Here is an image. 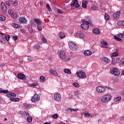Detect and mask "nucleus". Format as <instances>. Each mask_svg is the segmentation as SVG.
Returning <instances> with one entry per match:
<instances>
[{
	"mask_svg": "<svg viewBox=\"0 0 124 124\" xmlns=\"http://www.w3.org/2000/svg\"><path fill=\"white\" fill-rule=\"evenodd\" d=\"M111 99L112 96L110 94H106L102 97L101 100V102H103V103H107V102L111 101Z\"/></svg>",
	"mask_w": 124,
	"mask_h": 124,
	"instance_id": "1",
	"label": "nucleus"
},
{
	"mask_svg": "<svg viewBox=\"0 0 124 124\" xmlns=\"http://www.w3.org/2000/svg\"><path fill=\"white\" fill-rule=\"evenodd\" d=\"M68 45L70 49L72 51H77V49H78L77 45L72 42H70Z\"/></svg>",
	"mask_w": 124,
	"mask_h": 124,
	"instance_id": "2",
	"label": "nucleus"
},
{
	"mask_svg": "<svg viewBox=\"0 0 124 124\" xmlns=\"http://www.w3.org/2000/svg\"><path fill=\"white\" fill-rule=\"evenodd\" d=\"M110 71L111 73H112L113 75H115L116 76H119V75L121 74L120 70H119V69H118L117 68H112L110 70Z\"/></svg>",
	"mask_w": 124,
	"mask_h": 124,
	"instance_id": "3",
	"label": "nucleus"
},
{
	"mask_svg": "<svg viewBox=\"0 0 124 124\" xmlns=\"http://www.w3.org/2000/svg\"><path fill=\"white\" fill-rule=\"evenodd\" d=\"M96 91L99 93H103L106 92V88L104 86H97L96 89Z\"/></svg>",
	"mask_w": 124,
	"mask_h": 124,
	"instance_id": "4",
	"label": "nucleus"
},
{
	"mask_svg": "<svg viewBox=\"0 0 124 124\" xmlns=\"http://www.w3.org/2000/svg\"><path fill=\"white\" fill-rule=\"evenodd\" d=\"M76 75L78 78H81L82 79H84V78H86L87 77L86 76V73L81 71H79V72H77Z\"/></svg>",
	"mask_w": 124,
	"mask_h": 124,
	"instance_id": "5",
	"label": "nucleus"
},
{
	"mask_svg": "<svg viewBox=\"0 0 124 124\" xmlns=\"http://www.w3.org/2000/svg\"><path fill=\"white\" fill-rule=\"evenodd\" d=\"M58 55L61 59H62V60H64L66 58V54H65V53L64 51L62 50H59L58 52Z\"/></svg>",
	"mask_w": 124,
	"mask_h": 124,
	"instance_id": "6",
	"label": "nucleus"
},
{
	"mask_svg": "<svg viewBox=\"0 0 124 124\" xmlns=\"http://www.w3.org/2000/svg\"><path fill=\"white\" fill-rule=\"evenodd\" d=\"M80 27L82 30H89L90 26H89V22L85 21L83 24H81Z\"/></svg>",
	"mask_w": 124,
	"mask_h": 124,
	"instance_id": "7",
	"label": "nucleus"
},
{
	"mask_svg": "<svg viewBox=\"0 0 124 124\" xmlns=\"http://www.w3.org/2000/svg\"><path fill=\"white\" fill-rule=\"evenodd\" d=\"M8 14L12 17V18H13L14 19H16L17 16V14L14 13L13 10L12 9L8 10Z\"/></svg>",
	"mask_w": 124,
	"mask_h": 124,
	"instance_id": "8",
	"label": "nucleus"
},
{
	"mask_svg": "<svg viewBox=\"0 0 124 124\" xmlns=\"http://www.w3.org/2000/svg\"><path fill=\"white\" fill-rule=\"evenodd\" d=\"M39 99H40V96L39 94H35L31 98V100L32 102H36V101H38Z\"/></svg>",
	"mask_w": 124,
	"mask_h": 124,
	"instance_id": "9",
	"label": "nucleus"
},
{
	"mask_svg": "<svg viewBox=\"0 0 124 124\" xmlns=\"http://www.w3.org/2000/svg\"><path fill=\"white\" fill-rule=\"evenodd\" d=\"M121 14V11H117L112 15V17L113 19H115V20H118L120 19V15Z\"/></svg>",
	"mask_w": 124,
	"mask_h": 124,
	"instance_id": "10",
	"label": "nucleus"
},
{
	"mask_svg": "<svg viewBox=\"0 0 124 124\" xmlns=\"http://www.w3.org/2000/svg\"><path fill=\"white\" fill-rule=\"evenodd\" d=\"M71 6L73 7L75 6L77 8L80 7V5L78 3V0H74L71 4Z\"/></svg>",
	"mask_w": 124,
	"mask_h": 124,
	"instance_id": "11",
	"label": "nucleus"
},
{
	"mask_svg": "<svg viewBox=\"0 0 124 124\" xmlns=\"http://www.w3.org/2000/svg\"><path fill=\"white\" fill-rule=\"evenodd\" d=\"M18 21L20 24H27L28 22V20L26 18V17L24 16H21L19 18Z\"/></svg>",
	"mask_w": 124,
	"mask_h": 124,
	"instance_id": "12",
	"label": "nucleus"
},
{
	"mask_svg": "<svg viewBox=\"0 0 124 124\" xmlns=\"http://www.w3.org/2000/svg\"><path fill=\"white\" fill-rule=\"evenodd\" d=\"M54 97L56 101H60L61 98H62V96L61 95V94L59 93H55L54 94Z\"/></svg>",
	"mask_w": 124,
	"mask_h": 124,
	"instance_id": "13",
	"label": "nucleus"
},
{
	"mask_svg": "<svg viewBox=\"0 0 124 124\" xmlns=\"http://www.w3.org/2000/svg\"><path fill=\"white\" fill-rule=\"evenodd\" d=\"M1 7L3 12H4V13H7V7L4 2L1 3Z\"/></svg>",
	"mask_w": 124,
	"mask_h": 124,
	"instance_id": "14",
	"label": "nucleus"
},
{
	"mask_svg": "<svg viewBox=\"0 0 124 124\" xmlns=\"http://www.w3.org/2000/svg\"><path fill=\"white\" fill-rule=\"evenodd\" d=\"M119 62H120V58H114L111 61V64L115 65V64H117V63H119Z\"/></svg>",
	"mask_w": 124,
	"mask_h": 124,
	"instance_id": "15",
	"label": "nucleus"
},
{
	"mask_svg": "<svg viewBox=\"0 0 124 124\" xmlns=\"http://www.w3.org/2000/svg\"><path fill=\"white\" fill-rule=\"evenodd\" d=\"M6 95L8 97H10V98H14L16 96V94L15 93H13L12 92H9L8 91V93H6Z\"/></svg>",
	"mask_w": 124,
	"mask_h": 124,
	"instance_id": "16",
	"label": "nucleus"
},
{
	"mask_svg": "<svg viewBox=\"0 0 124 124\" xmlns=\"http://www.w3.org/2000/svg\"><path fill=\"white\" fill-rule=\"evenodd\" d=\"M101 61L107 63H109L110 62V60L108 59L107 57H103L101 58Z\"/></svg>",
	"mask_w": 124,
	"mask_h": 124,
	"instance_id": "17",
	"label": "nucleus"
},
{
	"mask_svg": "<svg viewBox=\"0 0 124 124\" xmlns=\"http://www.w3.org/2000/svg\"><path fill=\"white\" fill-rule=\"evenodd\" d=\"M17 78L21 80H24V79H26V75L23 74H17Z\"/></svg>",
	"mask_w": 124,
	"mask_h": 124,
	"instance_id": "18",
	"label": "nucleus"
},
{
	"mask_svg": "<svg viewBox=\"0 0 124 124\" xmlns=\"http://www.w3.org/2000/svg\"><path fill=\"white\" fill-rule=\"evenodd\" d=\"M93 32L94 34H99L100 33V30L97 28H95L93 30Z\"/></svg>",
	"mask_w": 124,
	"mask_h": 124,
	"instance_id": "19",
	"label": "nucleus"
},
{
	"mask_svg": "<svg viewBox=\"0 0 124 124\" xmlns=\"http://www.w3.org/2000/svg\"><path fill=\"white\" fill-rule=\"evenodd\" d=\"M84 55H85V56H92V55L93 54V52H92V51L88 50L84 51Z\"/></svg>",
	"mask_w": 124,
	"mask_h": 124,
	"instance_id": "20",
	"label": "nucleus"
},
{
	"mask_svg": "<svg viewBox=\"0 0 124 124\" xmlns=\"http://www.w3.org/2000/svg\"><path fill=\"white\" fill-rule=\"evenodd\" d=\"M20 114L24 117H28V116H30V113H29L28 112L20 111Z\"/></svg>",
	"mask_w": 124,
	"mask_h": 124,
	"instance_id": "21",
	"label": "nucleus"
},
{
	"mask_svg": "<svg viewBox=\"0 0 124 124\" xmlns=\"http://www.w3.org/2000/svg\"><path fill=\"white\" fill-rule=\"evenodd\" d=\"M35 23H36V25H40L42 24V21L40 20V19L38 18H35L34 19Z\"/></svg>",
	"mask_w": 124,
	"mask_h": 124,
	"instance_id": "22",
	"label": "nucleus"
},
{
	"mask_svg": "<svg viewBox=\"0 0 124 124\" xmlns=\"http://www.w3.org/2000/svg\"><path fill=\"white\" fill-rule=\"evenodd\" d=\"M49 72L50 73L52 74V75H54V76H58V73L57 72V71H54L53 69L50 70Z\"/></svg>",
	"mask_w": 124,
	"mask_h": 124,
	"instance_id": "23",
	"label": "nucleus"
},
{
	"mask_svg": "<svg viewBox=\"0 0 124 124\" xmlns=\"http://www.w3.org/2000/svg\"><path fill=\"white\" fill-rule=\"evenodd\" d=\"M23 107L24 109H29V108H31V106L29 104H23Z\"/></svg>",
	"mask_w": 124,
	"mask_h": 124,
	"instance_id": "24",
	"label": "nucleus"
},
{
	"mask_svg": "<svg viewBox=\"0 0 124 124\" xmlns=\"http://www.w3.org/2000/svg\"><path fill=\"white\" fill-rule=\"evenodd\" d=\"M59 36L60 38H61V39H63V38H64V37H65V35H64L63 32H60L59 34Z\"/></svg>",
	"mask_w": 124,
	"mask_h": 124,
	"instance_id": "25",
	"label": "nucleus"
},
{
	"mask_svg": "<svg viewBox=\"0 0 124 124\" xmlns=\"http://www.w3.org/2000/svg\"><path fill=\"white\" fill-rule=\"evenodd\" d=\"M45 77L42 76L40 77V82H41V83H44L45 82Z\"/></svg>",
	"mask_w": 124,
	"mask_h": 124,
	"instance_id": "26",
	"label": "nucleus"
},
{
	"mask_svg": "<svg viewBox=\"0 0 124 124\" xmlns=\"http://www.w3.org/2000/svg\"><path fill=\"white\" fill-rule=\"evenodd\" d=\"M104 18L106 21H109L110 19V16H109V15L108 14L106 13L104 15Z\"/></svg>",
	"mask_w": 124,
	"mask_h": 124,
	"instance_id": "27",
	"label": "nucleus"
},
{
	"mask_svg": "<svg viewBox=\"0 0 124 124\" xmlns=\"http://www.w3.org/2000/svg\"><path fill=\"white\" fill-rule=\"evenodd\" d=\"M79 37L80 38H85V34L82 31L79 32Z\"/></svg>",
	"mask_w": 124,
	"mask_h": 124,
	"instance_id": "28",
	"label": "nucleus"
},
{
	"mask_svg": "<svg viewBox=\"0 0 124 124\" xmlns=\"http://www.w3.org/2000/svg\"><path fill=\"white\" fill-rule=\"evenodd\" d=\"M87 3H88V1H83L82 4V7L83 8H87Z\"/></svg>",
	"mask_w": 124,
	"mask_h": 124,
	"instance_id": "29",
	"label": "nucleus"
},
{
	"mask_svg": "<svg viewBox=\"0 0 124 124\" xmlns=\"http://www.w3.org/2000/svg\"><path fill=\"white\" fill-rule=\"evenodd\" d=\"M8 93V90H4L0 88V93Z\"/></svg>",
	"mask_w": 124,
	"mask_h": 124,
	"instance_id": "30",
	"label": "nucleus"
},
{
	"mask_svg": "<svg viewBox=\"0 0 124 124\" xmlns=\"http://www.w3.org/2000/svg\"><path fill=\"white\" fill-rule=\"evenodd\" d=\"M10 100L11 101H15V102H18L20 100V98H10Z\"/></svg>",
	"mask_w": 124,
	"mask_h": 124,
	"instance_id": "31",
	"label": "nucleus"
},
{
	"mask_svg": "<svg viewBox=\"0 0 124 124\" xmlns=\"http://www.w3.org/2000/svg\"><path fill=\"white\" fill-rule=\"evenodd\" d=\"M0 42H1V43H6V41L4 40V39L3 38V37L2 35H0Z\"/></svg>",
	"mask_w": 124,
	"mask_h": 124,
	"instance_id": "32",
	"label": "nucleus"
},
{
	"mask_svg": "<svg viewBox=\"0 0 124 124\" xmlns=\"http://www.w3.org/2000/svg\"><path fill=\"white\" fill-rule=\"evenodd\" d=\"M12 26L13 27V28H15L16 29H19V28H20V25L16 23L12 24Z\"/></svg>",
	"mask_w": 124,
	"mask_h": 124,
	"instance_id": "33",
	"label": "nucleus"
},
{
	"mask_svg": "<svg viewBox=\"0 0 124 124\" xmlns=\"http://www.w3.org/2000/svg\"><path fill=\"white\" fill-rule=\"evenodd\" d=\"M64 73H67L68 74H71V70L69 69H64Z\"/></svg>",
	"mask_w": 124,
	"mask_h": 124,
	"instance_id": "34",
	"label": "nucleus"
},
{
	"mask_svg": "<svg viewBox=\"0 0 124 124\" xmlns=\"http://www.w3.org/2000/svg\"><path fill=\"white\" fill-rule=\"evenodd\" d=\"M34 20H31V22H30V25L31 26V27H35V26H36V25L35 24V23H34Z\"/></svg>",
	"mask_w": 124,
	"mask_h": 124,
	"instance_id": "35",
	"label": "nucleus"
},
{
	"mask_svg": "<svg viewBox=\"0 0 124 124\" xmlns=\"http://www.w3.org/2000/svg\"><path fill=\"white\" fill-rule=\"evenodd\" d=\"M46 7L49 12L52 11V9L51 8V7H50V5H49V4H46Z\"/></svg>",
	"mask_w": 124,
	"mask_h": 124,
	"instance_id": "36",
	"label": "nucleus"
},
{
	"mask_svg": "<svg viewBox=\"0 0 124 124\" xmlns=\"http://www.w3.org/2000/svg\"><path fill=\"white\" fill-rule=\"evenodd\" d=\"M117 24L118 26H124V21H119L117 23Z\"/></svg>",
	"mask_w": 124,
	"mask_h": 124,
	"instance_id": "37",
	"label": "nucleus"
},
{
	"mask_svg": "<svg viewBox=\"0 0 124 124\" xmlns=\"http://www.w3.org/2000/svg\"><path fill=\"white\" fill-rule=\"evenodd\" d=\"M118 56H119V53L117 52H114L111 54V57H118Z\"/></svg>",
	"mask_w": 124,
	"mask_h": 124,
	"instance_id": "38",
	"label": "nucleus"
},
{
	"mask_svg": "<svg viewBox=\"0 0 124 124\" xmlns=\"http://www.w3.org/2000/svg\"><path fill=\"white\" fill-rule=\"evenodd\" d=\"M42 41L43 43H47V39H46L44 36L42 37Z\"/></svg>",
	"mask_w": 124,
	"mask_h": 124,
	"instance_id": "39",
	"label": "nucleus"
},
{
	"mask_svg": "<svg viewBox=\"0 0 124 124\" xmlns=\"http://www.w3.org/2000/svg\"><path fill=\"white\" fill-rule=\"evenodd\" d=\"M6 17L4 16H0V21H5Z\"/></svg>",
	"mask_w": 124,
	"mask_h": 124,
	"instance_id": "40",
	"label": "nucleus"
},
{
	"mask_svg": "<svg viewBox=\"0 0 124 124\" xmlns=\"http://www.w3.org/2000/svg\"><path fill=\"white\" fill-rule=\"evenodd\" d=\"M27 122H29V123H31L32 121V117H29L27 119Z\"/></svg>",
	"mask_w": 124,
	"mask_h": 124,
	"instance_id": "41",
	"label": "nucleus"
},
{
	"mask_svg": "<svg viewBox=\"0 0 124 124\" xmlns=\"http://www.w3.org/2000/svg\"><path fill=\"white\" fill-rule=\"evenodd\" d=\"M101 44H102V45H105L106 46H108L107 45H108V43L104 41V40H102L101 41Z\"/></svg>",
	"mask_w": 124,
	"mask_h": 124,
	"instance_id": "42",
	"label": "nucleus"
},
{
	"mask_svg": "<svg viewBox=\"0 0 124 124\" xmlns=\"http://www.w3.org/2000/svg\"><path fill=\"white\" fill-rule=\"evenodd\" d=\"M73 86L74 87H75L76 88H79V85L78 83L77 82H75L73 83Z\"/></svg>",
	"mask_w": 124,
	"mask_h": 124,
	"instance_id": "43",
	"label": "nucleus"
},
{
	"mask_svg": "<svg viewBox=\"0 0 124 124\" xmlns=\"http://www.w3.org/2000/svg\"><path fill=\"white\" fill-rule=\"evenodd\" d=\"M114 39H115V40H117V41H121V40H122V39L119 38L117 36H114Z\"/></svg>",
	"mask_w": 124,
	"mask_h": 124,
	"instance_id": "44",
	"label": "nucleus"
},
{
	"mask_svg": "<svg viewBox=\"0 0 124 124\" xmlns=\"http://www.w3.org/2000/svg\"><path fill=\"white\" fill-rule=\"evenodd\" d=\"M67 113H71L72 112V108H68L66 109Z\"/></svg>",
	"mask_w": 124,
	"mask_h": 124,
	"instance_id": "45",
	"label": "nucleus"
},
{
	"mask_svg": "<svg viewBox=\"0 0 124 124\" xmlns=\"http://www.w3.org/2000/svg\"><path fill=\"white\" fill-rule=\"evenodd\" d=\"M37 27L38 31H42V28H41V24H38L37 25Z\"/></svg>",
	"mask_w": 124,
	"mask_h": 124,
	"instance_id": "46",
	"label": "nucleus"
},
{
	"mask_svg": "<svg viewBox=\"0 0 124 124\" xmlns=\"http://www.w3.org/2000/svg\"><path fill=\"white\" fill-rule=\"evenodd\" d=\"M121 98H121V97H117L115 99L114 101H115L116 102H118V101H120L121 100Z\"/></svg>",
	"mask_w": 124,
	"mask_h": 124,
	"instance_id": "47",
	"label": "nucleus"
},
{
	"mask_svg": "<svg viewBox=\"0 0 124 124\" xmlns=\"http://www.w3.org/2000/svg\"><path fill=\"white\" fill-rule=\"evenodd\" d=\"M5 38L6 40H7V41H9V39L10 38V35H6V36H5Z\"/></svg>",
	"mask_w": 124,
	"mask_h": 124,
	"instance_id": "48",
	"label": "nucleus"
},
{
	"mask_svg": "<svg viewBox=\"0 0 124 124\" xmlns=\"http://www.w3.org/2000/svg\"><path fill=\"white\" fill-rule=\"evenodd\" d=\"M84 117H92L93 116L91 115V114H90V113H85L84 114Z\"/></svg>",
	"mask_w": 124,
	"mask_h": 124,
	"instance_id": "49",
	"label": "nucleus"
},
{
	"mask_svg": "<svg viewBox=\"0 0 124 124\" xmlns=\"http://www.w3.org/2000/svg\"><path fill=\"white\" fill-rule=\"evenodd\" d=\"M38 85V83H33L31 84V87H36Z\"/></svg>",
	"mask_w": 124,
	"mask_h": 124,
	"instance_id": "50",
	"label": "nucleus"
},
{
	"mask_svg": "<svg viewBox=\"0 0 124 124\" xmlns=\"http://www.w3.org/2000/svg\"><path fill=\"white\" fill-rule=\"evenodd\" d=\"M118 37H121L122 38H124V34L123 33H120L118 34Z\"/></svg>",
	"mask_w": 124,
	"mask_h": 124,
	"instance_id": "51",
	"label": "nucleus"
},
{
	"mask_svg": "<svg viewBox=\"0 0 124 124\" xmlns=\"http://www.w3.org/2000/svg\"><path fill=\"white\" fill-rule=\"evenodd\" d=\"M57 12L58 13H59V14H62V13H63V12L62 11V10L58 9L57 10Z\"/></svg>",
	"mask_w": 124,
	"mask_h": 124,
	"instance_id": "52",
	"label": "nucleus"
},
{
	"mask_svg": "<svg viewBox=\"0 0 124 124\" xmlns=\"http://www.w3.org/2000/svg\"><path fill=\"white\" fill-rule=\"evenodd\" d=\"M28 61L29 62H32V61H34V60L33 59V58H32L31 57H28Z\"/></svg>",
	"mask_w": 124,
	"mask_h": 124,
	"instance_id": "53",
	"label": "nucleus"
},
{
	"mask_svg": "<svg viewBox=\"0 0 124 124\" xmlns=\"http://www.w3.org/2000/svg\"><path fill=\"white\" fill-rule=\"evenodd\" d=\"M12 3L14 6H17L18 5V3L16 1L12 2Z\"/></svg>",
	"mask_w": 124,
	"mask_h": 124,
	"instance_id": "54",
	"label": "nucleus"
},
{
	"mask_svg": "<svg viewBox=\"0 0 124 124\" xmlns=\"http://www.w3.org/2000/svg\"><path fill=\"white\" fill-rule=\"evenodd\" d=\"M58 114H55L52 116V118L54 119H58Z\"/></svg>",
	"mask_w": 124,
	"mask_h": 124,
	"instance_id": "55",
	"label": "nucleus"
},
{
	"mask_svg": "<svg viewBox=\"0 0 124 124\" xmlns=\"http://www.w3.org/2000/svg\"><path fill=\"white\" fill-rule=\"evenodd\" d=\"M101 48H105L106 49H107V48H108V46H105L104 45H102L101 46Z\"/></svg>",
	"mask_w": 124,
	"mask_h": 124,
	"instance_id": "56",
	"label": "nucleus"
},
{
	"mask_svg": "<svg viewBox=\"0 0 124 124\" xmlns=\"http://www.w3.org/2000/svg\"><path fill=\"white\" fill-rule=\"evenodd\" d=\"M74 95H78V94H79V92H78V91H75L74 92Z\"/></svg>",
	"mask_w": 124,
	"mask_h": 124,
	"instance_id": "57",
	"label": "nucleus"
},
{
	"mask_svg": "<svg viewBox=\"0 0 124 124\" xmlns=\"http://www.w3.org/2000/svg\"><path fill=\"white\" fill-rule=\"evenodd\" d=\"M35 49H36L37 50H38V49H40V46L37 45V46H35Z\"/></svg>",
	"mask_w": 124,
	"mask_h": 124,
	"instance_id": "58",
	"label": "nucleus"
},
{
	"mask_svg": "<svg viewBox=\"0 0 124 124\" xmlns=\"http://www.w3.org/2000/svg\"><path fill=\"white\" fill-rule=\"evenodd\" d=\"M13 38H14V40L15 41H16V40H17V39H18V36H15L13 37Z\"/></svg>",
	"mask_w": 124,
	"mask_h": 124,
	"instance_id": "59",
	"label": "nucleus"
},
{
	"mask_svg": "<svg viewBox=\"0 0 124 124\" xmlns=\"http://www.w3.org/2000/svg\"><path fill=\"white\" fill-rule=\"evenodd\" d=\"M20 31H21V32H23L24 33H26V30H25V29H21Z\"/></svg>",
	"mask_w": 124,
	"mask_h": 124,
	"instance_id": "60",
	"label": "nucleus"
},
{
	"mask_svg": "<svg viewBox=\"0 0 124 124\" xmlns=\"http://www.w3.org/2000/svg\"><path fill=\"white\" fill-rule=\"evenodd\" d=\"M28 29L29 30V31H33V30L32 29V28H31V27H29Z\"/></svg>",
	"mask_w": 124,
	"mask_h": 124,
	"instance_id": "61",
	"label": "nucleus"
},
{
	"mask_svg": "<svg viewBox=\"0 0 124 124\" xmlns=\"http://www.w3.org/2000/svg\"><path fill=\"white\" fill-rule=\"evenodd\" d=\"M6 4H7V5H8V6H10V3L9 2V1H6Z\"/></svg>",
	"mask_w": 124,
	"mask_h": 124,
	"instance_id": "62",
	"label": "nucleus"
},
{
	"mask_svg": "<svg viewBox=\"0 0 124 124\" xmlns=\"http://www.w3.org/2000/svg\"><path fill=\"white\" fill-rule=\"evenodd\" d=\"M40 5H41V6H43V2L42 1H40Z\"/></svg>",
	"mask_w": 124,
	"mask_h": 124,
	"instance_id": "63",
	"label": "nucleus"
},
{
	"mask_svg": "<svg viewBox=\"0 0 124 124\" xmlns=\"http://www.w3.org/2000/svg\"><path fill=\"white\" fill-rule=\"evenodd\" d=\"M121 61H122V64L124 65V58H123Z\"/></svg>",
	"mask_w": 124,
	"mask_h": 124,
	"instance_id": "64",
	"label": "nucleus"
}]
</instances>
